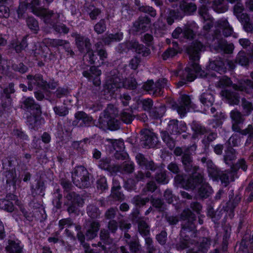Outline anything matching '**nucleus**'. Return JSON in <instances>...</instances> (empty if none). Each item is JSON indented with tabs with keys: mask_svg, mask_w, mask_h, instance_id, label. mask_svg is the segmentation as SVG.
Returning a JSON list of instances; mask_svg holds the SVG:
<instances>
[{
	"mask_svg": "<svg viewBox=\"0 0 253 253\" xmlns=\"http://www.w3.org/2000/svg\"><path fill=\"white\" fill-rule=\"evenodd\" d=\"M123 78L119 72L113 70L110 72V76L106 83V87L108 91L113 94L118 88L122 87Z\"/></svg>",
	"mask_w": 253,
	"mask_h": 253,
	"instance_id": "nucleus-7",
	"label": "nucleus"
},
{
	"mask_svg": "<svg viewBox=\"0 0 253 253\" xmlns=\"http://www.w3.org/2000/svg\"><path fill=\"white\" fill-rule=\"evenodd\" d=\"M230 118L232 120V129L233 131H239V125L243 124L245 119L244 115L242 114L238 110L235 109L231 111Z\"/></svg>",
	"mask_w": 253,
	"mask_h": 253,
	"instance_id": "nucleus-17",
	"label": "nucleus"
},
{
	"mask_svg": "<svg viewBox=\"0 0 253 253\" xmlns=\"http://www.w3.org/2000/svg\"><path fill=\"white\" fill-rule=\"evenodd\" d=\"M75 229L76 231H77L78 232L77 233V238L78 240L81 242V244L83 245V246L85 249V252H89V247L86 243H84V240L85 237V234L84 235L81 231V226L79 225H76L75 226Z\"/></svg>",
	"mask_w": 253,
	"mask_h": 253,
	"instance_id": "nucleus-50",
	"label": "nucleus"
},
{
	"mask_svg": "<svg viewBox=\"0 0 253 253\" xmlns=\"http://www.w3.org/2000/svg\"><path fill=\"white\" fill-rule=\"evenodd\" d=\"M151 19L146 16H139L133 23L132 30L135 32L143 33L147 31L151 26Z\"/></svg>",
	"mask_w": 253,
	"mask_h": 253,
	"instance_id": "nucleus-14",
	"label": "nucleus"
},
{
	"mask_svg": "<svg viewBox=\"0 0 253 253\" xmlns=\"http://www.w3.org/2000/svg\"><path fill=\"white\" fill-rule=\"evenodd\" d=\"M106 30L105 19H102L94 26V30L97 34L103 33Z\"/></svg>",
	"mask_w": 253,
	"mask_h": 253,
	"instance_id": "nucleus-60",
	"label": "nucleus"
},
{
	"mask_svg": "<svg viewBox=\"0 0 253 253\" xmlns=\"http://www.w3.org/2000/svg\"><path fill=\"white\" fill-rule=\"evenodd\" d=\"M42 111L34 112L33 115L27 117V123L31 129H38L42 123L43 120L41 117Z\"/></svg>",
	"mask_w": 253,
	"mask_h": 253,
	"instance_id": "nucleus-19",
	"label": "nucleus"
},
{
	"mask_svg": "<svg viewBox=\"0 0 253 253\" xmlns=\"http://www.w3.org/2000/svg\"><path fill=\"white\" fill-rule=\"evenodd\" d=\"M135 41H127L119 44L118 51L120 53L126 52V50H133Z\"/></svg>",
	"mask_w": 253,
	"mask_h": 253,
	"instance_id": "nucleus-54",
	"label": "nucleus"
},
{
	"mask_svg": "<svg viewBox=\"0 0 253 253\" xmlns=\"http://www.w3.org/2000/svg\"><path fill=\"white\" fill-rule=\"evenodd\" d=\"M137 83L134 78L123 79L122 87L125 88L133 90L137 87Z\"/></svg>",
	"mask_w": 253,
	"mask_h": 253,
	"instance_id": "nucleus-52",
	"label": "nucleus"
},
{
	"mask_svg": "<svg viewBox=\"0 0 253 253\" xmlns=\"http://www.w3.org/2000/svg\"><path fill=\"white\" fill-rule=\"evenodd\" d=\"M41 16L44 18L45 23L49 24L53 27V25H56L55 23L58 21L60 14L45 8V11Z\"/></svg>",
	"mask_w": 253,
	"mask_h": 253,
	"instance_id": "nucleus-26",
	"label": "nucleus"
},
{
	"mask_svg": "<svg viewBox=\"0 0 253 253\" xmlns=\"http://www.w3.org/2000/svg\"><path fill=\"white\" fill-rule=\"evenodd\" d=\"M212 193V189L207 182L204 183L197 192V197L199 199L204 200L209 197Z\"/></svg>",
	"mask_w": 253,
	"mask_h": 253,
	"instance_id": "nucleus-28",
	"label": "nucleus"
},
{
	"mask_svg": "<svg viewBox=\"0 0 253 253\" xmlns=\"http://www.w3.org/2000/svg\"><path fill=\"white\" fill-rule=\"evenodd\" d=\"M21 108L24 110L30 109L34 112L41 111L40 105L36 103L33 98L27 97L23 102L21 105Z\"/></svg>",
	"mask_w": 253,
	"mask_h": 253,
	"instance_id": "nucleus-27",
	"label": "nucleus"
},
{
	"mask_svg": "<svg viewBox=\"0 0 253 253\" xmlns=\"http://www.w3.org/2000/svg\"><path fill=\"white\" fill-rule=\"evenodd\" d=\"M190 238L181 237L179 241L175 244V248L178 251H181L189 247Z\"/></svg>",
	"mask_w": 253,
	"mask_h": 253,
	"instance_id": "nucleus-53",
	"label": "nucleus"
},
{
	"mask_svg": "<svg viewBox=\"0 0 253 253\" xmlns=\"http://www.w3.org/2000/svg\"><path fill=\"white\" fill-rule=\"evenodd\" d=\"M152 206L158 210L159 212H163L166 209V205L163 200L158 198H154L152 196L150 201Z\"/></svg>",
	"mask_w": 253,
	"mask_h": 253,
	"instance_id": "nucleus-38",
	"label": "nucleus"
},
{
	"mask_svg": "<svg viewBox=\"0 0 253 253\" xmlns=\"http://www.w3.org/2000/svg\"><path fill=\"white\" fill-rule=\"evenodd\" d=\"M215 26L222 30V34L225 37L231 36L233 33V28L225 18H222L216 21Z\"/></svg>",
	"mask_w": 253,
	"mask_h": 253,
	"instance_id": "nucleus-20",
	"label": "nucleus"
},
{
	"mask_svg": "<svg viewBox=\"0 0 253 253\" xmlns=\"http://www.w3.org/2000/svg\"><path fill=\"white\" fill-rule=\"evenodd\" d=\"M168 131L173 134H180L181 132H185L186 129L185 125H178V121L176 120H172L169 121L168 127Z\"/></svg>",
	"mask_w": 253,
	"mask_h": 253,
	"instance_id": "nucleus-25",
	"label": "nucleus"
},
{
	"mask_svg": "<svg viewBox=\"0 0 253 253\" xmlns=\"http://www.w3.org/2000/svg\"><path fill=\"white\" fill-rule=\"evenodd\" d=\"M217 136V134L213 132H210L207 136H205L202 140V142L205 146V148H208L210 144L214 140Z\"/></svg>",
	"mask_w": 253,
	"mask_h": 253,
	"instance_id": "nucleus-63",
	"label": "nucleus"
},
{
	"mask_svg": "<svg viewBox=\"0 0 253 253\" xmlns=\"http://www.w3.org/2000/svg\"><path fill=\"white\" fill-rule=\"evenodd\" d=\"M205 49V46L201 42L198 41L192 42L187 48V51L191 62L190 67L185 68V71L187 73L188 81H193L196 78V74L202 75V73H200L201 68L196 61L200 59L201 52L204 51Z\"/></svg>",
	"mask_w": 253,
	"mask_h": 253,
	"instance_id": "nucleus-2",
	"label": "nucleus"
},
{
	"mask_svg": "<svg viewBox=\"0 0 253 253\" xmlns=\"http://www.w3.org/2000/svg\"><path fill=\"white\" fill-rule=\"evenodd\" d=\"M181 217L183 220H186V221L193 222L196 219L195 214L188 209L184 210L181 213Z\"/></svg>",
	"mask_w": 253,
	"mask_h": 253,
	"instance_id": "nucleus-59",
	"label": "nucleus"
},
{
	"mask_svg": "<svg viewBox=\"0 0 253 253\" xmlns=\"http://www.w3.org/2000/svg\"><path fill=\"white\" fill-rule=\"evenodd\" d=\"M152 174L150 171L143 172L141 170H139L134 174V179L138 182L144 180L145 177L150 178Z\"/></svg>",
	"mask_w": 253,
	"mask_h": 253,
	"instance_id": "nucleus-62",
	"label": "nucleus"
},
{
	"mask_svg": "<svg viewBox=\"0 0 253 253\" xmlns=\"http://www.w3.org/2000/svg\"><path fill=\"white\" fill-rule=\"evenodd\" d=\"M135 159L137 164L143 169L147 171L154 172L159 169V166L153 160L148 159L144 155L138 153L135 156Z\"/></svg>",
	"mask_w": 253,
	"mask_h": 253,
	"instance_id": "nucleus-9",
	"label": "nucleus"
},
{
	"mask_svg": "<svg viewBox=\"0 0 253 253\" xmlns=\"http://www.w3.org/2000/svg\"><path fill=\"white\" fill-rule=\"evenodd\" d=\"M167 82L168 80L165 78L159 79L155 83L153 80H149L143 84L142 87L150 94L155 97L160 96L167 86Z\"/></svg>",
	"mask_w": 253,
	"mask_h": 253,
	"instance_id": "nucleus-5",
	"label": "nucleus"
},
{
	"mask_svg": "<svg viewBox=\"0 0 253 253\" xmlns=\"http://www.w3.org/2000/svg\"><path fill=\"white\" fill-rule=\"evenodd\" d=\"M183 17V14L178 9H168L166 18L169 25H172L175 20L181 19Z\"/></svg>",
	"mask_w": 253,
	"mask_h": 253,
	"instance_id": "nucleus-24",
	"label": "nucleus"
},
{
	"mask_svg": "<svg viewBox=\"0 0 253 253\" xmlns=\"http://www.w3.org/2000/svg\"><path fill=\"white\" fill-rule=\"evenodd\" d=\"M237 152L231 146H229L225 151L223 161L227 165H231L233 161L237 159Z\"/></svg>",
	"mask_w": 253,
	"mask_h": 253,
	"instance_id": "nucleus-31",
	"label": "nucleus"
},
{
	"mask_svg": "<svg viewBox=\"0 0 253 253\" xmlns=\"http://www.w3.org/2000/svg\"><path fill=\"white\" fill-rule=\"evenodd\" d=\"M0 209L8 212H12L14 210V206L12 202L6 199H0Z\"/></svg>",
	"mask_w": 253,
	"mask_h": 253,
	"instance_id": "nucleus-48",
	"label": "nucleus"
},
{
	"mask_svg": "<svg viewBox=\"0 0 253 253\" xmlns=\"http://www.w3.org/2000/svg\"><path fill=\"white\" fill-rule=\"evenodd\" d=\"M133 50L137 53L141 54L143 57H147L151 54V50L148 47L136 41L134 42Z\"/></svg>",
	"mask_w": 253,
	"mask_h": 253,
	"instance_id": "nucleus-34",
	"label": "nucleus"
},
{
	"mask_svg": "<svg viewBox=\"0 0 253 253\" xmlns=\"http://www.w3.org/2000/svg\"><path fill=\"white\" fill-rule=\"evenodd\" d=\"M120 119L124 123L130 124L134 119V116L130 112L123 111L120 114Z\"/></svg>",
	"mask_w": 253,
	"mask_h": 253,
	"instance_id": "nucleus-61",
	"label": "nucleus"
},
{
	"mask_svg": "<svg viewBox=\"0 0 253 253\" xmlns=\"http://www.w3.org/2000/svg\"><path fill=\"white\" fill-rule=\"evenodd\" d=\"M149 201L150 198L148 197L143 198L139 195H136L132 199L131 203L137 207H141L145 206Z\"/></svg>",
	"mask_w": 253,
	"mask_h": 253,
	"instance_id": "nucleus-51",
	"label": "nucleus"
},
{
	"mask_svg": "<svg viewBox=\"0 0 253 253\" xmlns=\"http://www.w3.org/2000/svg\"><path fill=\"white\" fill-rule=\"evenodd\" d=\"M116 151H123L125 149L124 142L122 139H107Z\"/></svg>",
	"mask_w": 253,
	"mask_h": 253,
	"instance_id": "nucleus-41",
	"label": "nucleus"
},
{
	"mask_svg": "<svg viewBox=\"0 0 253 253\" xmlns=\"http://www.w3.org/2000/svg\"><path fill=\"white\" fill-rule=\"evenodd\" d=\"M139 233L143 236L150 235V227L145 221L141 220L138 223Z\"/></svg>",
	"mask_w": 253,
	"mask_h": 253,
	"instance_id": "nucleus-44",
	"label": "nucleus"
},
{
	"mask_svg": "<svg viewBox=\"0 0 253 253\" xmlns=\"http://www.w3.org/2000/svg\"><path fill=\"white\" fill-rule=\"evenodd\" d=\"M40 4L39 0H33L31 2L26 3V7L28 9H31L32 12L35 14L41 16L42 14L45 11V8L38 7Z\"/></svg>",
	"mask_w": 253,
	"mask_h": 253,
	"instance_id": "nucleus-30",
	"label": "nucleus"
},
{
	"mask_svg": "<svg viewBox=\"0 0 253 253\" xmlns=\"http://www.w3.org/2000/svg\"><path fill=\"white\" fill-rule=\"evenodd\" d=\"M208 68L209 69L215 71L220 74L226 71L225 64L221 58H217L213 60L210 61Z\"/></svg>",
	"mask_w": 253,
	"mask_h": 253,
	"instance_id": "nucleus-22",
	"label": "nucleus"
},
{
	"mask_svg": "<svg viewBox=\"0 0 253 253\" xmlns=\"http://www.w3.org/2000/svg\"><path fill=\"white\" fill-rule=\"evenodd\" d=\"M87 213L92 219H95L100 216V211L96 206L90 205L87 207Z\"/></svg>",
	"mask_w": 253,
	"mask_h": 253,
	"instance_id": "nucleus-55",
	"label": "nucleus"
},
{
	"mask_svg": "<svg viewBox=\"0 0 253 253\" xmlns=\"http://www.w3.org/2000/svg\"><path fill=\"white\" fill-rule=\"evenodd\" d=\"M6 250L9 253H23L22 248L20 246L19 244L13 241H9L8 245L6 247Z\"/></svg>",
	"mask_w": 253,
	"mask_h": 253,
	"instance_id": "nucleus-46",
	"label": "nucleus"
},
{
	"mask_svg": "<svg viewBox=\"0 0 253 253\" xmlns=\"http://www.w3.org/2000/svg\"><path fill=\"white\" fill-rule=\"evenodd\" d=\"M54 199L52 201V203L54 206L57 209H60L61 208L62 202L61 199L62 198V195L60 193L59 189H57L56 191L53 193Z\"/></svg>",
	"mask_w": 253,
	"mask_h": 253,
	"instance_id": "nucleus-58",
	"label": "nucleus"
},
{
	"mask_svg": "<svg viewBox=\"0 0 253 253\" xmlns=\"http://www.w3.org/2000/svg\"><path fill=\"white\" fill-rule=\"evenodd\" d=\"M197 145L184 147H176L173 150V154L176 157H180V162L183 169L187 173H191L187 179L185 189L194 190L197 187L201 186L206 182L204 174L198 172L199 167L195 165L193 156L196 154Z\"/></svg>",
	"mask_w": 253,
	"mask_h": 253,
	"instance_id": "nucleus-1",
	"label": "nucleus"
},
{
	"mask_svg": "<svg viewBox=\"0 0 253 253\" xmlns=\"http://www.w3.org/2000/svg\"><path fill=\"white\" fill-rule=\"evenodd\" d=\"M140 143L143 148L155 147L158 143V138L154 132L147 129L140 131Z\"/></svg>",
	"mask_w": 253,
	"mask_h": 253,
	"instance_id": "nucleus-8",
	"label": "nucleus"
},
{
	"mask_svg": "<svg viewBox=\"0 0 253 253\" xmlns=\"http://www.w3.org/2000/svg\"><path fill=\"white\" fill-rule=\"evenodd\" d=\"M212 8L218 13H223L228 9V6L224 0H213Z\"/></svg>",
	"mask_w": 253,
	"mask_h": 253,
	"instance_id": "nucleus-39",
	"label": "nucleus"
},
{
	"mask_svg": "<svg viewBox=\"0 0 253 253\" xmlns=\"http://www.w3.org/2000/svg\"><path fill=\"white\" fill-rule=\"evenodd\" d=\"M192 128L193 131L198 134L203 135L209 132L208 129L196 122H193Z\"/></svg>",
	"mask_w": 253,
	"mask_h": 253,
	"instance_id": "nucleus-57",
	"label": "nucleus"
},
{
	"mask_svg": "<svg viewBox=\"0 0 253 253\" xmlns=\"http://www.w3.org/2000/svg\"><path fill=\"white\" fill-rule=\"evenodd\" d=\"M65 198L67 200L64 205L68 206L67 210L69 213H76L78 207H82L84 204V200L81 195L75 192H69Z\"/></svg>",
	"mask_w": 253,
	"mask_h": 253,
	"instance_id": "nucleus-6",
	"label": "nucleus"
},
{
	"mask_svg": "<svg viewBox=\"0 0 253 253\" xmlns=\"http://www.w3.org/2000/svg\"><path fill=\"white\" fill-rule=\"evenodd\" d=\"M118 113V111L117 109L113 105L109 104L104 111L103 116L100 117L99 118H115Z\"/></svg>",
	"mask_w": 253,
	"mask_h": 253,
	"instance_id": "nucleus-42",
	"label": "nucleus"
},
{
	"mask_svg": "<svg viewBox=\"0 0 253 253\" xmlns=\"http://www.w3.org/2000/svg\"><path fill=\"white\" fill-rule=\"evenodd\" d=\"M121 173L123 174L132 173L135 169V165L131 161H125L121 165Z\"/></svg>",
	"mask_w": 253,
	"mask_h": 253,
	"instance_id": "nucleus-40",
	"label": "nucleus"
},
{
	"mask_svg": "<svg viewBox=\"0 0 253 253\" xmlns=\"http://www.w3.org/2000/svg\"><path fill=\"white\" fill-rule=\"evenodd\" d=\"M101 74V71L98 69V67L95 66L90 67L89 71H85L83 73V76L88 78L89 81H92L93 84L96 86H99L101 84L100 78Z\"/></svg>",
	"mask_w": 253,
	"mask_h": 253,
	"instance_id": "nucleus-15",
	"label": "nucleus"
},
{
	"mask_svg": "<svg viewBox=\"0 0 253 253\" xmlns=\"http://www.w3.org/2000/svg\"><path fill=\"white\" fill-rule=\"evenodd\" d=\"M100 238L101 240L105 244H110L112 242L110 237L109 231L105 229H102L101 230L100 232Z\"/></svg>",
	"mask_w": 253,
	"mask_h": 253,
	"instance_id": "nucleus-64",
	"label": "nucleus"
},
{
	"mask_svg": "<svg viewBox=\"0 0 253 253\" xmlns=\"http://www.w3.org/2000/svg\"><path fill=\"white\" fill-rule=\"evenodd\" d=\"M4 175L5 177L6 183L9 186L11 185L13 186L14 189L16 188V183L18 180V177L16 173L15 169L4 172Z\"/></svg>",
	"mask_w": 253,
	"mask_h": 253,
	"instance_id": "nucleus-29",
	"label": "nucleus"
},
{
	"mask_svg": "<svg viewBox=\"0 0 253 253\" xmlns=\"http://www.w3.org/2000/svg\"><path fill=\"white\" fill-rule=\"evenodd\" d=\"M196 226L193 222L186 221L182 225L180 235L181 237L190 238L195 236Z\"/></svg>",
	"mask_w": 253,
	"mask_h": 253,
	"instance_id": "nucleus-21",
	"label": "nucleus"
},
{
	"mask_svg": "<svg viewBox=\"0 0 253 253\" xmlns=\"http://www.w3.org/2000/svg\"><path fill=\"white\" fill-rule=\"evenodd\" d=\"M221 95L224 97L231 105H238L240 102L237 93L229 89H224L221 91Z\"/></svg>",
	"mask_w": 253,
	"mask_h": 253,
	"instance_id": "nucleus-23",
	"label": "nucleus"
},
{
	"mask_svg": "<svg viewBox=\"0 0 253 253\" xmlns=\"http://www.w3.org/2000/svg\"><path fill=\"white\" fill-rule=\"evenodd\" d=\"M71 36L75 39V44L82 53L86 51V53L83 56L84 63L87 65L95 64L96 56L91 49V43L90 39L76 32L73 33Z\"/></svg>",
	"mask_w": 253,
	"mask_h": 253,
	"instance_id": "nucleus-3",
	"label": "nucleus"
},
{
	"mask_svg": "<svg viewBox=\"0 0 253 253\" xmlns=\"http://www.w3.org/2000/svg\"><path fill=\"white\" fill-rule=\"evenodd\" d=\"M200 101L205 105L211 106L214 101V98L211 92L208 91L202 94Z\"/></svg>",
	"mask_w": 253,
	"mask_h": 253,
	"instance_id": "nucleus-37",
	"label": "nucleus"
},
{
	"mask_svg": "<svg viewBox=\"0 0 253 253\" xmlns=\"http://www.w3.org/2000/svg\"><path fill=\"white\" fill-rule=\"evenodd\" d=\"M191 100L189 96L187 95H182L181 101L178 104H175L173 107L176 109L177 113L181 117L184 116L189 109Z\"/></svg>",
	"mask_w": 253,
	"mask_h": 253,
	"instance_id": "nucleus-16",
	"label": "nucleus"
},
{
	"mask_svg": "<svg viewBox=\"0 0 253 253\" xmlns=\"http://www.w3.org/2000/svg\"><path fill=\"white\" fill-rule=\"evenodd\" d=\"M27 78L29 81H35V85L42 87L43 89L47 88V83L42 79V75L37 74L35 76L29 75L27 76Z\"/></svg>",
	"mask_w": 253,
	"mask_h": 253,
	"instance_id": "nucleus-35",
	"label": "nucleus"
},
{
	"mask_svg": "<svg viewBox=\"0 0 253 253\" xmlns=\"http://www.w3.org/2000/svg\"><path fill=\"white\" fill-rule=\"evenodd\" d=\"M179 7L182 12L183 16L184 15H193L197 9V6L195 3L189 2L188 0H181L179 2Z\"/></svg>",
	"mask_w": 253,
	"mask_h": 253,
	"instance_id": "nucleus-18",
	"label": "nucleus"
},
{
	"mask_svg": "<svg viewBox=\"0 0 253 253\" xmlns=\"http://www.w3.org/2000/svg\"><path fill=\"white\" fill-rule=\"evenodd\" d=\"M235 59L236 62L242 66L247 68L249 66L250 59L245 51H240Z\"/></svg>",
	"mask_w": 253,
	"mask_h": 253,
	"instance_id": "nucleus-36",
	"label": "nucleus"
},
{
	"mask_svg": "<svg viewBox=\"0 0 253 253\" xmlns=\"http://www.w3.org/2000/svg\"><path fill=\"white\" fill-rule=\"evenodd\" d=\"M154 178L159 184H166L169 182V177L165 170H160L155 174Z\"/></svg>",
	"mask_w": 253,
	"mask_h": 253,
	"instance_id": "nucleus-43",
	"label": "nucleus"
},
{
	"mask_svg": "<svg viewBox=\"0 0 253 253\" xmlns=\"http://www.w3.org/2000/svg\"><path fill=\"white\" fill-rule=\"evenodd\" d=\"M211 240L208 238H204L200 242L197 250L199 253H207L211 246Z\"/></svg>",
	"mask_w": 253,
	"mask_h": 253,
	"instance_id": "nucleus-49",
	"label": "nucleus"
},
{
	"mask_svg": "<svg viewBox=\"0 0 253 253\" xmlns=\"http://www.w3.org/2000/svg\"><path fill=\"white\" fill-rule=\"evenodd\" d=\"M135 159L137 164L143 169L147 171L154 172L159 169V166L153 160L148 159L144 155L138 153L135 156Z\"/></svg>",
	"mask_w": 253,
	"mask_h": 253,
	"instance_id": "nucleus-10",
	"label": "nucleus"
},
{
	"mask_svg": "<svg viewBox=\"0 0 253 253\" xmlns=\"http://www.w3.org/2000/svg\"><path fill=\"white\" fill-rule=\"evenodd\" d=\"M73 183L80 188L88 187L90 185L89 173L84 166L76 167L72 172Z\"/></svg>",
	"mask_w": 253,
	"mask_h": 253,
	"instance_id": "nucleus-4",
	"label": "nucleus"
},
{
	"mask_svg": "<svg viewBox=\"0 0 253 253\" xmlns=\"http://www.w3.org/2000/svg\"><path fill=\"white\" fill-rule=\"evenodd\" d=\"M234 173L233 171H221L218 179L220 180L222 184H224L225 186H227L230 181H234Z\"/></svg>",
	"mask_w": 253,
	"mask_h": 253,
	"instance_id": "nucleus-33",
	"label": "nucleus"
},
{
	"mask_svg": "<svg viewBox=\"0 0 253 253\" xmlns=\"http://www.w3.org/2000/svg\"><path fill=\"white\" fill-rule=\"evenodd\" d=\"M75 120L72 122V125L75 126L86 127L89 126L93 120L91 116L84 111H78L75 114Z\"/></svg>",
	"mask_w": 253,
	"mask_h": 253,
	"instance_id": "nucleus-12",
	"label": "nucleus"
},
{
	"mask_svg": "<svg viewBox=\"0 0 253 253\" xmlns=\"http://www.w3.org/2000/svg\"><path fill=\"white\" fill-rule=\"evenodd\" d=\"M120 122L115 118H99L96 126L103 130H117L120 128Z\"/></svg>",
	"mask_w": 253,
	"mask_h": 253,
	"instance_id": "nucleus-13",
	"label": "nucleus"
},
{
	"mask_svg": "<svg viewBox=\"0 0 253 253\" xmlns=\"http://www.w3.org/2000/svg\"><path fill=\"white\" fill-rule=\"evenodd\" d=\"M241 106L243 109V113L245 115H249L253 110V106L252 103L243 98L241 101Z\"/></svg>",
	"mask_w": 253,
	"mask_h": 253,
	"instance_id": "nucleus-56",
	"label": "nucleus"
},
{
	"mask_svg": "<svg viewBox=\"0 0 253 253\" xmlns=\"http://www.w3.org/2000/svg\"><path fill=\"white\" fill-rule=\"evenodd\" d=\"M44 183L41 180H38L35 186H32L31 193L33 197L37 195L43 196L44 195L45 190Z\"/></svg>",
	"mask_w": 253,
	"mask_h": 253,
	"instance_id": "nucleus-32",
	"label": "nucleus"
},
{
	"mask_svg": "<svg viewBox=\"0 0 253 253\" xmlns=\"http://www.w3.org/2000/svg\"><path fill=\"white\" fill-rule=\"evenodd\" d=\"M100 222L96 220L89 219L85 221V237L87 240H91L96 237L100 229Z\"/></svg>",
	"mask_w": 253,
	"mask_h": 253,
	"instance_id": "nucleus-11",
	"label": "nucleus"
},
{
	"mask_svg": "<svg viewBox=\"0 0 253 253\" xmlns=\"http://www.w3.org/2000/svg\"><path fill=\"white\" fill-rule=\"evenodd\" d=\"M161 137L163 141L167 144L169 149H173L175 146V140L171 137L166 131L161 132Z\"/></svg>",
	"mask_w": 253,
	"mask_h": 253,
	"instance_id": "nucleus-47",
	"label": "nucleus"
},
{
	"mask_svg": "<svg viewBox=\"0 0 253 253\" xmlns=\"http://www.w3.org/2000/svg\"><path fill=\"white\" fill-rule=\"evenodd\" d=\"M165 112V107L161 105L159 107H155L154 108H152L150 111V115L154 119H158L163 117Z\"/></svg>",
	"mask_w": 253,
	"mask_h": 253,
	"instance_id": "nucleus-45",
	"label": "nucleus"
}]
</instances>
